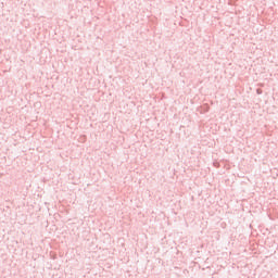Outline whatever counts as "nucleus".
Returning <instances> with one entry per match:
<instances>
[{"instance_id": "nucleus-1", "label": "nucleus", "mask_w": 278, "mask_h": 278, "mask_svg": "<svg viewBox=\"0 0 278 278\" xmlns=\"http://www.w3.org/2000/svg\"><path fill=\"white\" fill-rule=\"evenodd\" d=\"M262 89L261 88H258V89H256V94H262Z\"/></svg>"}]
</instances>
